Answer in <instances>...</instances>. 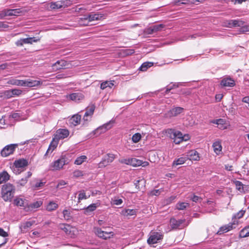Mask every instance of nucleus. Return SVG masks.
<instances>
[{
  "mask_svg": "<svg viewBox=\"0 0 249 249\" xmlns=\"http://www.w3.org/2000/svg\"><path fill=\"white\" fill-rule=\"evenodd\" d=\"M67 183L64 180H60L57 184L56 188L57 189H62L64 188V186L66 185Z\"/></svg>",
  "mask_w": 249,
  "mask_h": 249,
  "instance_id": "13d9d810",
  "label": "nucleus"
},
{
  "mask_svg": "<svg viewBox=\"0 0 249 249\" xmlns=\"http://www.w3.org/2000/svg\"><path fill=\"white\" fill-rule=\"evenodd\" d=\"M14 204L17 206H24V200L22 198H18L15 199Z\"/></svg>",
  "mask_w": 249,
  "mask_h": 249,
  "instance_id": "09e8293b",
  "label": "nucleus"
},
{
  "mask_svg": "<svg viewBox=\"0 0 249 249\" xmlns=\"http://www.w3.org/2000/svg\"><path fill=\"white\" fill-rule=\"evenodd\" d=\"M73 176L75 177H79L83 176V172L80 170H76L73 173Z\"/></svg>",
  "mask_w": 249,
  "mask_h": 249,
  "instance_id": "0e129e2a",
  "label": "nucleus"
},
{
  "mask_svg": "<svg viewBox=\"0 0 249 249\" xmlns=\"http://www.w3.org/2000/svg\"><path fill=\"white\" fill-rule=\"evenodd\" d=\"M70 161L68 156L61 155L59 159L52 163L51 168L53 170H59L62 168L64 165L68 164Z\"/></svg>",
  "mask_w": 249,
  "mask_h": 249,
  "instance_id": "f03ea898",
  "label": "nucleus"
},
{
  "mask_svg": "<svg viewBox=\"0 0 249 249\" xmlns=\"http://www.w3.org/2000/svg\"><path fill=\"white\" fill-rule=\"evenodd\" d=\"M145 32L146 34L148 35H151L155 33L152 26H151L148 28L146 29Z\"/></svg>",
  "mask_w": 249,
  "mask_h": 249,
  "instance_id": "e2e57ef3",
  "label": "nucleus"
},
{
  "mask_svg": "<svg viewBox=\"0 0 249 249\" xmlns=\"http://www.w3.org/2000/svg\"><path fill=\"white\" fill-rule=\"evenodd\" d=\"M171 137L174 140V142L176 144H179L182 141H187V139H185V136L183 137L182 133L179 131L172 130Z\"/></svg>",
  "mask_w": 249,
  "mask_h": 249,
  "instance_id": "1a4fd4ad",
  "label": "nucleus"
},
{
  "mask_svg": "<svg viewBox=\"0 0 249 249\" xmlns=\"http://www.w3.org/2000/svg\"><path fill=\"white\" fill-rule=\"evenodd\" d=\"M95 232L96 234L100 238L107 240L113 236V232L111 231L107 232L103 231L101 228H95Z\"/></svg>",
  "mask_w": 249,
  "mask_h": 249,
  "instance_id": "9b49d317",
  "label": "nucleus"
},
{
  "mask_svg": "<svg viewBox=\"0 0 249 249\" xmlns=\"http://www.w3.org/2000/svg\"><path fill=\"white\" fill-rule=\"evenodd\" d=\"M28 164V160L23 159L16 160L14 162L12 169L16 174H20L23 168Z\"/></svg>",
  "mask_w": 249,
  "mask_h": 249,
  "instance_id": "20e7f679",
  "label": "nucleus"
},
{
  "mask_svg": "<svg viewBox=\"0 0 249 249\" xmlns=\"http://www.w3.org/2000/svg\"><path fill=\"white\" fill-rule=\"evenodd\" d=\"M240 238H245L249 236V225L243 229L239 233Z\"/></svg>",
  "mask_w": 249,
  "mask_h": 249,
  "instance_id": "c756f323",
  "label": "nucleus"
},
{
  "mask_svg": "<svg viewBox=\"0 0 249 249\" xmlns=\"http://www.w3.org/2000/svg\"><path fill=\"white\" fill-rule=\"evenodd\" d=\"M213 147L214 152L217 154H218L222 150V146L219 142H214L213 143Z\"/></svg>",
  "mask_w": 249,
  "mask_h": 249,
  "instance_id": "473e14b6",
  "label": "nucleus"
},
{
  "mask_svg": "<svg viewBox=\"0 0 249 249\" xmlns=\"http://www.w3.org/2000/svg\"><path fill=\"white\" fill-rule=\"evenodd\" d=\"M153 65V62H146L142 64L141 66L140 67L139 70L142 71H145L147 70L152 67Z\"/></svg>",
  "mask_w": 249,
  "mask_h": 249,
  "instance_id": "7c9ffc66",
  "label": "nucleus"
},
{
  "mask_svg": "<svg viewBox=\"0 0 249 249\" xmlns=\"http://www.w3.org/2000/svg\"><path fill=\"white\" fill-rule=\"evenodd\" d=\"M8 93H11V96H18L22 93V90L19 89H14L8 91Z\"/></svg>",
  "mask_w": 249,
  "mask_h": 249,
  "instance_id": "c03bdc74",
  "label": "nucleus"
},
{
  "mask_svg": "<svg viewBox=\"0 0 249 249\" xmlns=\"http://www.w3.org/2000/svg\"><path fill=\"white\" fill-rule=\"evenodd\" d=\"M188 160V158L186 157H181L176 159L173 162L172 167H174L178 165H181L184 163Z\"/></svg>",
  "mask_w": 249,
  "mask_h": 249,
  "instance_id": "5701e85b",
  "label": "nucleus"
},
{
  "mask_svg": "<svg viewBox=\"0 0 249 249\" xmlns=\"http://www.w3.org/2000/svg\"><path fill=\"white\" fill-rule=\"evenodd\" d=\"M69 135V131L66 129H59L54 135V138L58 141L67 138Z\"/></svg>",
  "mask_w": 249,
  "mask_h": 249,
  "instance_id": "ddd939ff",
  "label": "nucleus"
},
{
  "mask_svg": "<svg viewBox=\"0 0 249 249\" xmlns=\"http://www.w3.org/2000/svg\"><path fill=\"white\" fill-rule=\"evenodd\" d=\"M60 228L64 231L66 233L70 228V225L64 224H61L60 225Z\"/></svg>",
  "mask_w": 249,
  "mask_h": 249,
  "instance_id": "5fc2aeb1",
  "label": "nucleus"
},
{
  "mask_svg": "<svg viewBox=\"0 0 249 249\" xmlns=\"http://www.w3.org/2000/svg\"><path fill=\"white\" fill-rule=\"evenodd\" d=\"M77 232L78 231L75 227L70 225V228L66 234L71 238H74L76 236Z\"/></svg>",
  "mask_w": 249,
  "mask_h": 249,
  "instance_id": "bb28decb",
  "label": "nucleus"
},
{
  "mask_svg": "<svg viewBox=\"0 0 249 249\" xmlns=\"http://www.w3.org/2000/svg\"><path fill=\"white\" fill-rule=\"evenodd\" d=\"M108 86H109V85H108V81H105L104 82H102L101 84L100 88L102 89H104L106 88H107V87H108Z\"/></svg>",
  "mask_w": 249,
  "mask_h": 249,
  "instance_id": "69168bd1",
  "label": "nucleus"
},
{
  "mask_svg": "<svg viewBox=\"0 0 249 249\" xmlns=\"http://www.w3.org/2000/svg\"><path fill=\"white\" fill-rule=\"evenodd\" d=\"M15 193V188L12 184L7 183L2 186L1 195L4 201H11L14 196Z\"/></svg>",
  "mask_w": 249,
  "mask_h": 249,
  "instance_id": "f257e3e1",
  "label": "nucleus"
},
{
  "mask_svg": "<svg viewBox=\"0 0 249 249\" xmlns=\"http://www.w3.org/2000/svg\"><path fill=\"white\" fill-rule=\"evenodd\" d=\"M58 141L56 139H55V138H53L52 141L50 143L49 146L45 154V156H46L50 151H51V152L52 153L55 148L57 147L58 143Z\"/></svg>",
  "mask_w": 249,
  "mask_h": 249,
  "instance_id": "6ab92c4d",
  "label": "nucleus"
},
{
  "mask_svg": "<svg viewBox=\"0 0 249 249\" xmlns=\"http://www.w3.org/2000/svg\"><path fill=\"white\" fill-rule=\"evenodd\" d=\"M176 198V196H172L170 197H169L167 199V203L169 204L172 203L173 201H174L175 199Z\"/></svg>",
  "mask_w": 249,
  "mask_h": 249,
  "instance_id": "774afa93",
  "label": "nucleus"
},
{
  "mask_svg": "<svg viewBox=\"0 0 249 249\" xmlns=\"http://www.w3.org/2000/svg\"><path fill=\"white\" fill-rule=\"evenodd\" d=\"M190 199H191L193 201L195 202H201L202 200V198L200 197L196 196L193 195L190 197Z\"/></svg>",
  "mask_w": 249,
  "mask_h": 249,
  "instance_id": "603ef678",
  "label": "nucleus"
},
{
  "mask_svg": "<svg viewBox=\"0 0 249 249\" xmlns=\"http://www.w3.org/2000/svg\"><path fill=\"white\" fill-rule=\"evenodd\" d=\"M32 173L31 172H28L27 176L24 178H22L17 182V183L20 186H24L27 182L28 179L32 176Z\"/></svg>",
  "mask_w": 249,
  "mask_h": 249,
  "instance_id": "cd10ccee",
  "label": "nucleus"
},
{
  "mask_svg": "<svg viewBox=\"0 0 249 249\" xmlns=\"http://www.w3.org/2000/svg\"><path fill=\"white\" fill-rule=\"evenodd\" d=\"M184 222V220L179 219L177 220L175 218H171L170 220V225L173 229H176L180 227Z\"/></svg>",
  "mask_w": 249,
  "mask_h": 249,
  "instance_id": "f3484780",
  "label": "nucleus"
},
{
  "mask_svg": "<svg viewBox=\"0 0 249 249\" xmlns=\"http://www.w3.org/2000/svg\"><path fill=\"white\" fill-rule=\"evenodd\" d=\"M68 65L69 63L66 61L61 59L57 61L55 63H54L52 67L53 70L57 71L60 69L68 68Z\"/></svg>",
  "mask_w": 249,
  "mask_h": 249,
  "instance_id": "4468645a",
  "label": "nucleus"
},
{
  "mask_svg": "<svg viewBox=\"0 0 249 249\" xmlns=\"http://www.w3.org/2000/svg\"><path fill=\"white\" fill-rule=\"evenodd\" d=\"M235 222V220H234L232 223H230L227 225L222 226L217 231V234L220 235L235 228L236 226L237 225V222L236 223Z\"/></svg>",
  "mask_w": 249,
  "mask_h": 249,
  "instance_id": "f8f14e48",
  "label": "nucleus"
},
{
  "mask_svg": "<svg viewBox=\"0 0 249 249\" xmlns=\"http://www.w3.org/2000/svg\"><path fill=\"white\" fill-rule=\"evenodd\" d=\"M100 205L101 203L99 201H97L96 203L89 205V206L84 209V213L87 215L89 214L91 212L95 211Z\"/></svg>",
  "mask_w": 249,
  "mask_h": 249,
  "instance_id": "dca6fc26",
  "label": "nucleus"
},
{
  "mask_svg": "<svg viewBox=\"0 0 249 249\" xmlns=\"http://www.w3.org/2000/svg\"><path fill=\"white\" fill-rule=\"evenodd\" d=\"M163 191L162 189H154L151 191L150 194L152 196H158L160 195V193Z\"/></svg>",
  "mask_w": 249,
  "mask_h": 249,
  "instance_id": "864d4df0",
  "label": "nucleus"
},
{
  "mask_svg": "<svg viewBox=\"0 0 249 249\" xmlns=\"http://www.w3.org/2000/svg\"><path fill=\"white\" fill-rule=\"evenodd\" d=\"M119 162L121 163L131 165V158L121 159L119 160Z\"/></svg>",
  "mask_w": 249,
  "mask_h": 249,
  "instance_id": "6e6d98bb",
  "label": "nucleus"
},
{
  "mask_svg": "<svg viewBox=\"0 0 249 249\" xmlns=\"http://www.w3.org/2000/svg\"><path fill=\"white\" fill-rule=\"evenodd\" d=\"M87 159V158L86 156H81L76 158V159L74 161V164L76 165H81L83 162H84Z\"/></svg>",
  "mask_w": 249,
  "mask_h": 249,
  "instance_id": "58836bf2",
  "label": "nucleus"
},
{
  "mask_svg": "<svg viewBox=\"0 0 249 249\" xmlns=\"http://www.w3.org/2000/svg\"><path fill=\"white\" fill-rule=\"evenodd\" d=\"M62 213L64 218L65 220L68 221L71 219L72 217L71 216V213L70 210L66 209L64 210Z\"/></svg>",
  "mask_w": 249,
  "mask_h": 249,
  "instance_id": "ea45409f",
  "label": "nucleus"
},
{
  "mask_svg": "<svg viewBox=\"0 0 249 249\" xmlns=\"http://www.w3.org/2000/svg\"><path fill=\"white\" fill-rule=\"evenodd\" d=\"M7 16H12L11 9H4L0 13V18H3Z\"/></svg>",
  "mask_w": 249,
  "mask_h": 249,
  "instance_id": "72a5a7b5",
  "label": "nucleus"
},
{
  "mask_svg": "<svg viewBox=\"0 0 249 249\" xmlns=\"http://www.w3.org/2000/svg\"><path fill=\"white\" fill-rule=\"evenodd\" d=\"M115 159V156L113 154H107L105 156L102 160L99 163V168H103L111 163Z\"/></svg>",
  "mask_w": 249,
  "mask_h": 249,
  "instance_id": "0eeeda50",
  "label": "nucleus"
},
{
  "mask_svg": "<svg viewBox=\"0 0 249 249\" xmlns=\"http://www.w3.org/2000/svg\"><path fill=\"white\" fill-rule=\"evenodd\" d=\"M245 213V211H243V210L240 211L238 213H237L236 214H235V215H234L232 216V221H233L234 220H235V221H236L235 223H236L237 222V224H238V222L237 220V219H240V218H242L243 216Z\"/></svg>",
  "mask_w": 249,
  "mask_h": 249,
  "instance_id": "4c0bfd02",
  "label": "nucleus"
},
{
  "mask_svg": "<svg viewBox=\"0 0 249 249\" xmlns=\"http://www.w3.org/2000/svg\"><path fill=\"white\" fill-rule=\"evenodd\" d=\"M81 119V115L77 114L74 115L70 119V122L74 126H76L80 124Z\"/></svg>",
  "mask_w": 249,
  "mask_h": 249,
  "instance_id": "b1692460",
  "label": "nucleus"
},
{
  "mask_svg": "<svg viewBox=\"0 0 249 249\" xmlns=\"http://www.w3.org/2000/svg\"><path fill=\"white\" fill-rule=\"evenodd\" d=\"M103 14L99 13H90L89 15L85 16V18L83 19L86 23H84L83 24L85 25H88L89 22L100 20L101 18H103Z\"/></svg>",
  "mask_w": 249,
  "mask_h": 249,
  "instance_id": "9d476101",
  "label": "nucleus"
},
{
  "mask_svg": "<svg viewBox=\"0 0 249 249\" xmlns=\"http://www.w3.org/2000/svg\"><path fill=\"white\" fill-rule=\"evenodd\" d=\"M134 50L133 49H124L122 50L120 53L123 56H125L131 55L134 53Z\"/></svg>",
  "mask_w": 249,
  "mask_h": 249,
  "instance_id": "a19ab883",
  "label": "nucleus"
},
{
  "mask_svg": "<svg viewBox=\"0 0 249 249\" xmlns=\"http://www.w3.org/2000/svg\"><path fill=\"white\" fill-rule=\"evenodd\" d=\"M18 146V144L17 143L7 145L1 150V156L3 157H6L13 154Z\"/></svg>",
  "mask_w": 249,
  "mask_h": 249,
  "instance_id": "423d86ee",
  "label": "nucleus"
},
{
  "mask_svg": "<svg viewBox=\"0 0 249 249\" xmlns=\"http://www.w3.org/2000/svg\"><path fill=\"white\" fill-rule=\"evenodd\" d=\"M70 1H58L56 2H52L50 3V8L51 9H58L68 6L70 4Z\"/></svg>",
  "mask_w": 249,
  "mask_h": 249,
  "instance_id": "2eb2a0df",
  "label": "nucleus"
},
{
  "mask_svg": "<svg viewBox=\"0 0 249 249\" xmlns=\"http://www.w3.org/2000/svg\"><path fill=\"white\" fill-rule=\"evenodd\" d=\"M41 83V82L38 80H24L23 87H33L38 86Z\"/></svg>",
  "mask_w": 249,
  "mask_h": 249,
  "instance_id": "a211bd4d",
  "label": "nucleus"
},
{
  "mask_svg": "<svg viewBox=\"0 0 249 249\" xmlns=\"http://www.w3.org/2000/svg\"><path fill=\"white\" fill-rule=\"evenodd\" d=\"M58 207L57 203L53 201H50L47 205L46 209L48 211H52L56 210Z\"/></svg>",
  "mask_w": 249,
  "mask_h": 249,
  "instance_id": "2f4dec72",
  "label": "nucleus"
},
{
  "mask_svg": "<svg viewBox=\"0 0 249 249\" xmlns=\"http://www.w3.org/2000/svg\"><path fill=\"white\" fill-rule=\"evenodd\" d=\"M225 120L222 119H219L216 120H213L212 123L213 124H217L218 125L223 124H225Z\"/></svg>",
  "mask_w": 249,
  "mask_h": 249,
  "instance_id": "bf43d9fd",
  "label": "nucleus"
},
{
  "mask_svg": "<svg viewBox=\"0 0 249 249\" xmlns=\"http://www.w3.org/2000/svg\"><path fill=\"white\" fill-rule=\"evenodd\" d=\"M11 12L12 13V16H17L21 12V11L20 9H11Z\"/></svg>",
  "mask_w": 249,
  "mask_h": 249,
  "instance_id": "052dcab7",
  "label": "nucleus"
},
{
  "mask_svg": "<svg viewBox=\"0 0 249 249\" xmlns=\"http://www.w3.org/2000/svg\"><path fill=\"white\" fill-rule=\"evenodd\" d=\"M42 204L41 201H37L34 203H31L29 206V209L30 208L32 210L33 209H36L39 208Z\"/></svg>",
  "mask_w": 249,
  "mask_h": 249,
  "instance_id": "37998d69",
  "label": "nucleus"
},
{
  "mask_svg": "<svg viewBox=\"0 0 249 249\" xmlns=\"http://www.w3.org/2000/svg\"><path fill=\"white\" fill-rule=\"evenodd\" d=\"M7 83L8 84H11L13 85L23 87L24 80L16 79H11L8 80Z\"/></svg>",
  "mask_w": 249,
  "mask_h": 249,
  "instance_id": "c85d7f7f",
  "label": "nucleus"
},
{
  "mask_svg": "<svg viewBox=\"0 0 249 249\" xmlns=\"http://www.w3.org/2000/svg\"><path fill=\"white\" fill-rule=\"evenodd\" d=\"M184 110L183 107H174L165 114V117L169 118L176 117L183 112Z\"/></svg>",
  "mask_w": 249,
  "mask_h": 249,
  "instance_id": "6e6552de",
  "label": "nucleus"
},
{
  "mask_svg": "<svg viewBox=\"0 0 249 249\" xmlns=\"http://www.w3.org/2000/svg\"><path fill=\"white\" fill-rule=\"evenodd\" d=\"M163 237V233L162 231H152L149 233V238L147 242L149 245L156 244L160 242Z\"/></svg>",
  "mask_w": 249,
  "mask_h": 249,
  "instance_id": "7ed1b4c3",
  "label": "nucleus"
},
{
  "mask_svg": "<svg viewBox=\"0 0 249 249\" xmlns=\"http://www.w3.org/2000/svg\"><path fill=\"white\" fill-rule=\"evenodd\" d=\"M136 210L134 209H126L123 213L124 214L127 216H132L133 215H136Z\"/></svg>",
  "mask_w": 249,
  "mask_h": 249,
  "instance_id": "e433bc0d",
  "label": "nucleus"
},
{
  "mask_svg": "<svg viewBox=\"0 0 249 249\" xmlns=\"http://www.w3.org/2000/svg\"><path fill=\"white\" fill-rule=\"evenodd\" d=\"M189 206V204L188 203L178 202L176 205V208L179 210H183Z\"/></svg>",
  "mask_w": 249,
  "mask_h": 249,
  "instance_id": "79ce46f5",
  "label": "nucleus"
},
{
  "mask_svg": "<svg viewBox=\"0 0 249 249\" xmlns=\"http://www.w3.org/2000/svg\"><path fill=\"white\" fill-rule=\"evenodd\" d=\"M89 196L88 197H87L86 196V194L84 191H83L82 192H80V193H79V194L78 195V202H80V201L82 199H86L88 198H89Z\"/></svg>",
  "mask_w": 249,
  "mask_h": 249,
  "instance_id": "3c124183",
  "label": "nucleus"
},
{
  "mask_svg": "<svg viewBox=\"0 0 249 249\" xmlns=\"http://www.w3.org/2000/svg\"><path fill=\"white\" fill-rule=\"evenodd\" d=\"M234 182V184L236 186V188L237 190H238L240 192L243 191V190H244L243 184L241 181H238V180H236Z\"/></svg>",
  "mask_w": 249,
  "mask_h": 249,
  "instance_id": "a18cd8bd",
  "label": "nucleus"
},
{
  "mask_svg": "<svg viewBox=\"0 0 249 249\" xmlns=\"http://www.w3.org/2000/svg\"><path fill=\"white\" fill-rule=\"evenodd\" d=\"M141 139V135L140 133H137L134 134L132 137V141L135 142H138Z\"/></svg>",
  "mask_w": 249,
  "mask_h": 249,
  "instance_id": "de8ad7c7",
  "label": "nucleus"
},
{
  "mask_svg": "<svg viewBox=\"0 0 249 249\" xmlns=\"http://www.w3.org/2000/svg\"><path fill=\"white\" fill-rule=\"evenodd\" d=\"M92 116L88 113L87 112H85V113L83 117V120L84 122H88L89 121V120L90 119Z\"/></svg>",
  "mask_w": 249,
  "mask_h": 249,
  "instance_id": "680f3d73",
  "label": "nucleus"
},
{
  "mask_svg": "<svg viewBox=\"0 0 249 249\" xmlns=\"http://www.w3.org/2000/svg\"><path fill=\"white\" fill-rule=\"evenodd\" d=\"M114 123V121L113 120H111L109 122H107L97 128L95 130L93 131L92 133L94 135L96 136H99V135L105 133L107 130L110 129L112 127V124Z\"/></svg>",
  "mask_w": 249,
  "mask_h": 249,
  "instance_id": "39448f33",
  "label": "nucleus"
},
{
  "mask_svg": "<svg viewBox=\"0 0 249 249\" xmlns=\"http://www.w3.org/2000/svg\"><path fill=\"white\" fill-rule=\"evenodd\" d=\"M45 182H43L42 181L36 182L34 185V187L35 188H38L39 187L43 186Z\"/></svg>",
  "mask_w": 249,
  "mask_h": 249,
  "instance_id": "338daca9",
  "label": "nucleus"
},
{
  "mask_svg": "<svg viewBox=\"0 0 249 249\" xmlns=\"http://www.w3.org/2000/svg\"><path fill=\"white\" fill-rule=\"evenodd\" d=\"M177 87H178V85H176L175 84H173L171 86H167L166 89L165 90V93H166V94L168 93L171 89L176 88Z\"/></svg>",
  "mask_w": 249,
  "mask_h": 249,
  "instance_id": "4d7b16f0",
  "label": "nucleus"
},
{
  "mask_svg": "<svg viewBox=\"0 0 249 249\" xmlns=\"http://www.w3.org/2000/svg\"><path fill=\"white\" fill-rule=\"evenodd\" d=\"M220 84L223 87H232L234 86V81L230 78H224L221 81Z\"/></svg>",
  "mask_w": 249,
  "mask_h": 249,
  "instance_id": "aec40b11",
  "label": "nucleus"
},
{
  "mask_svg": "<svg viewBox=\"0 0 249 249\" xmlns=\"http://www.w3.org/2000/svg\"><path fill=\"white\" fill-rule=\"evenodd\" d=\"M95 107L94 105H91L90 106L87 107L86 109V112L92 116L93 114Z\"/></svg>",
  "mask_w": 249,
  "mask_h": 249,
  "instance_id": "49530a36",
  "label": "nucleus"
},
{
  "mask_svg": "<svg viewBox=\"0 0 249 249\" xmlns=\"http://www.w3.org/2000/svg\"><path fill=\"white\" fill-rule=\"evenodd\" d=\"M10 179V175L6 171L0 173V184L8 181Z\"/></svg>",
  "mask_w": 249,
  "mask_h": 249,
  "instance_id": "a878e982",
  "label": "nucleus"
},
{
  "mask_svg": "<svg viewBox=\"0 0 249 249\" xmlns=\"http://www.w3.org/2000/svg\"><path fill=\"white\" fill-rule=\"evenodd\" d=\"M69 97L71 100L75 102L82 100L84 97L83 94L80 92L72 93L69 94Z\"/></svg>",
  "mask_w": 249,
  "mask_h": 249,
  "instance_id": "4be33fe9",
  "label": "nucleus"
},
{
  "mask_svg": "<svg viewBox=\"0 0 249 249\" xmlns=\"http://www.w3.org/2000/svg\"><path fill=\"white\" fill-rule=\"evenodd\" d=\"M243 22L240 20H230L229 21V27H240L243 25Z\"/></svg>",
  "mask_w": 249,
  "mask_h": 249,
  "instance_id": "393cba45",
  "label": "nucleus"
},
{
  "mask_svg": "<svg viewBox=\"0 0 249 249\" xmlns=\"http://www.w3.org/2000/svg\"><path fill=\"white\" fill-rule=\"evenodd\" d=\"M187 158L192 160H198L199 156L198 153L195 150L190 151L187 154Z\"/></svg>",
  "mask_w": 249,
  "mask_h": 249,
  "instance_id": "412c9836",
  "label": "nucleus"
},
{
  "mask_svg": "<svg viewBox=\"0 0 249 249\" xmlns=\"http://www.w3.org/2000/svg\"><path fill=\"white\" fill-rule=\"evenodd\" d=\"M40 40L39 38H37L36 37H28L24 38L23 42L25 44H32L33 42H37Z\"/></svg>",
  "mask_w": 249,
  "mask_h": 249,
  "instance_id": "c9c22d12",
  "label": "nucleus"
},
{
  "mask_svg": "<svg viewBox=\"0 0 249 249\" xmlns=\"http://www.w3.org/2000/svg\"><path fill=\"white\" fill-rule=\"evenodd\" d=\"M143 161L136 158H131V165L136 167L142 165Z\"/></svg>",
  "mask_w": 249,
  "mask_h": 249,
  "instance_id": "f704fd0d",
  "label": "nucleus"
},
{
  "mask_svg": "<svg viewBox=\"0 0 249 249\" xmlns=\"http://www.w3.org/2000/svg\"><path fill=\"white\" fill-rule=\"evenodd\" d=\"M164 26L165 25L162 24H157L152 26L155 33L161 31Z\"/></svg>",
  "mask_w": 249,
  "mask_h": 249,
  "instance_id": "8fccbe9b",
  "label": "nucleus"
}]
</instances>
